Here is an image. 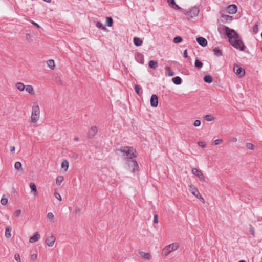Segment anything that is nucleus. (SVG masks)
Masks as SVG:
<instances>
[{
  "instance_id": "nucleus-1",
  "label": "nucleus",
  "mask_w": 262,
  "mask_h": 262,
  "mask_svg": "<svg viewBox=\"0 0 262 262\" xmlns=\"http://www.w3.org/2000/svg\"><path fill=\"white\" fill-rule=\"evenodd\" d=\"M219 33L223 35H226L229 38L230 43L235 48L241 51L244 50L245 46L243 41L238 38V34L233 29L228 27L224 26L218 28Z\"/></svg>"
},
{
  "instance_id": "nucleus-2",
  "label": "nucleus",
  "mask_w": 262,
  "mask_h": 262,
  "mask_svg": "<svg viewBox=\"0 0 262 262\" xmlns=\"http://www.w3.org/2000/svg\"><path fill=\"white\" fill-rule=\"evenodd\" d=\"M40 116V110L37 101L33 103L32 106L31 120V123L36 124L39 121Z\"/></svg>"
},
{
  "instance_id": "nucleus-3",
  "label": "nucleus",
  "mask_w": 262,
  "mask_h": 262,
  "mask_svg": "<svg viewBox=\"0 0 262 262\" xmlns=\"http://www.w3.org/2000/svg\"><path fill=\"white\" fill-rule=\"evenodd\" d=\"M120 151L127 159H132L137 156L135 149L129 146L122 147L120 148Z\"/></svg>"
},
{
  "instance_id": "nucleus-4",
  "label": "nucleus",
  "mask_w": 262,
  "mask_h": 262,
  "mask_svg": "<svg viewBox=\"0 0 262 262\" xmlns=\"http://www.w3.org/2000/svg\"><path fill=\"white\" fill-rule=\"evenodd\" d=\"M179 247V244L174 243L166 246L162 250V254L164 256H168L172 251H176Z\"/></svg>"
},
{
  "instance_id": "nucleus-5",
  "label": "nucleus",
  "mask_w": 262,
  "mask_h": 262,
  "mask_svg": "<svg viewBox=\"0 0 262 262\" xmlns=\"http://www.w3.org/2000/svg\"><path fill=\"white\" fill-rule=\"evenodd\" d=\"M127 168L131 172H135L138 170L139 165L136 160H128L127 162Z\"/></svg>"
},
{
  "instance_id": "nucleus-6",
  "label": "nucleus",
  "mask_w": 262,
  "mask_h": 262,
  "mask_svg": "<svg viewBox=\"0 0 262 262\" xmlns=\"http://www.w3.org/2000/svg\"><path fill=\"white\" fill-rule=\"evenodd\" d=\"M189 190L194 196L200 200H203V202H204V198L200 194L197 188L195 186L193 185H189Z\"/></svg>"
},
{
  "instance_id": "nucleus-7",
  "label": "nucleus",
  "mask_w": 262,
  "mask_h": 262,
  "mask_svg": "<svg viewBox=\"0 0 262 262\" xmlns=\"http://www.w3.org/2000/svg\"><path fill=\"white\" fill-rule=\"evenodd\" d=\"M192 174L196 176L201 182H205L206 179L202 172L196 168H193L191 170Z\"/></svg>"
},
{
  "instance_id": "nucleus-8",
  "label": "nucleus",
  "mask_w": 262,
  "mask_h": 262,
  "mask_svg": "<svg viewBox=\"0 0 262 262\" xmlns=\"http://www.w3.org/2000/svg\"><path fill=\"white\" fill-rule=\"evenodd\" d=\"M56 241V237L52 233H50L46 239V244L50 247L54 246V243Z\"/></svg>"
},
{
  "instance_id": "nucleus-9",
  "label": "nucleus",
  "mask_w": 262,
  "mask_h": 262,
  "mask_svg": "<svg viewBox=\"0 0 262 262\" xmlns=\"http://www.w3.org/2000/svg\"><path fill=\"white\" fill-rule=\"evenodd\" d=\"M233 71L239 77H242L245 75V70L237 64L234 66Z\"/></svg>"
},
{
  "instance_id": "nucleus-10",
  "label": "nucleus",
  "mask_w": 262,
  "mask_h": 262,
  "mask_svg": "<svg viewBox=\"0 0 262 262\" xmlns=\"http://www.w3.org/2000/svg\"><path fill=\"white\" fill-rule=\"evenodd\" d=\"M199 10L197 7L192 8L189 11L186 13L190 18H192L198 15Z\"/></svg>"
},
{
  "instance_id": "nucleus-11",
  "label": "nucleus",
  "mask_w": 262,
  "mask_h": 262,
  "mask_svg": "<svg viewBox=\"0 0 262 262\" xmlns=\"http://www.w3.org/2000/svg\"><path fill=\"white\" fill-rule=\"evenodd\" d=\"M150 105L152 107H156L158 106V98L156 95H152L151 97L150 100Z\"/></svg>"
},
{
  "instance_id": "nucleus-12",
  "label": "nucleus",
  "mask_w": 262,
  "mask_h": 262,
  "mask_svg": "<svg viewBox=\"0 0 262 262\" xmlns=\"http://www.w3.org/2000/svg\"><path fill=\"white\" fill-rule=\"evenodd\" d=\"M140 256L143 259L150 260L152 258V255L150 253H147L144 251L139 252Z\"/></svg>"
},
{
  "instance_id": "nucleus-13",
  "label": "nucleus",
  "mask_w": 262,
  "mask_h": 262,
  "mask_svg": "<svg viewBox=\"0 0 262 262\" xmlns=\"http://www.w3.org/2000/svg\"><path fill=\"white\" fill-rule=\"evenodd\" d=\"M25 90L30 95H35V90L31 85H26Z\"/></svg>"
},
{
  "instance_id": "nucleus-14",
  "label": "nucleus",
  "mask_w": 262,
  "mask_h": 262,
  "mask_svg": "<svg viewBox=\"0 0 262 262\" xmlns=\"http://www.w3.org/2000/svg\"><path fill=\"white\" fill-rule=\"evenodd\" d=\"M40 238V235L39 232H36L34 235L30 237L29 239V242L31 243H35V242L38 241Z\"/></svg>"
},
{
  "instance_id": "nucleus-15",
  "label": "nucleus",
  "mask_w": 262,
  "mask_h": 262,
  "mask_svg": "<svg viewBox=\"0 0 262 262\" xmlns=\"http://www.w3.org/2000/svg\"><path fill=\"white\" fill-rule=\"evenodd\" d=\"M15 86L19 92H23L26 88V85L21 82H16L15 84Z\"/></svg>"
},
{
  "instance_id": "nucleus-16",
  "label": "nucleus",
  "mask_w": 262,
  "mask_h": 262,
  "mask_svg": "<svg viewBox=\"0 0 262 262\" xmlns=\"http://www.w3.org/2000/svg\"><path fill=\"white\" fill-rule=\"evenodd\" d=\"M227 11L230 14H235L237 12V7L235 5H230L228 7Z\"/></svg>"
},
{
  "instance_id": "nucleus-17",
  "label": "nucleus",
  "mask_w": 262,
  "mask_h": 262,
  "mask_svg": "<svg viewBox=\"0 0 262 262\" xmlns=\"http://www.w3.org/2000/svg\"><path fill=\"white\" fill-rule=\"evenodd\" d=\"M196 40L198 43L203 47H205L207 45V40L203 37H199L197 38Z\"/></svg>"
},
{
  "instance_id": "nucleus-18",
  "label": "nucleus",
  "mask_w": 262,
  "mask_h": 262,
  "mask_svg": "<svg viewBox=\"0 0 262 262\" xmlns=\"http://www.w3.org/2000/svg\"><path fill=\"white\" fill-rule=\"evenodd\" d=\"M29 186L31 189V193L35 196L37 195V191L36 185L34 183H30Z\"/></svg>"
},
{
  "instance_id": "nucleus-19",
  "label": "nucleus",
  "mask_w": 262,
  "mask_h": 262,
  "mask_svg": "<svg viewBox=\"0 0 262 262\" xmlns=\"http://www.w3.org/2000/svg\"><path fill=\"white\" fill-rule=\"evenodd\" d=\"M167 2L169 6H170L173 8L177 9H181V7L176 4L174 0H167Z\"/></svg>"
},
{
  "instance_id": "nucleus-20",
  "label": "nucleus",
  "mask_w": 262,
  "mask_h": 262,
  "mask_svg": "<svg viewBox=\"0 0 262 262\" xmlns=\"http://www.w3.org/2000/svg\"><path fill=\"white\" fill-rule=\"evenodd\" d=\"M69 166V162L68 160L64 159L61 163V167L64 169V171H67L68 169Z\"/></svg>"
},
{
  "instance_id": "nucleus-21",
  "label": "nucleus",
  "mask_w": 262,
  "mask_h": 262,
  "mask_svg": "<svg viewBox=\"0 0 262 262\" xmlns=\"http://www.w3.org/2000/svg\"><path fill=\"white\" fill-rule=\"evenodd\" d=\"M1 203L3 205H6L7 204L8 202V198L5 194H3L1 199Z\"/></svg>"
},
{
  "instance_id": "nucleus-22",
  "label": "nucleus",
  "mask_w": 262,
  "mask_h": 262,
  "mask_svg": "<svg viewBox=\"0 0 262 262\" xmlns=\"http://www.w3.org/2000/svg\"><path fill=\"white\" fill-rule=\"evenodd\" d=\"M11 227L8 226L6 227L5 230V236L7 238H10L11 236Z\"/></svg>"
},
{
  "instance_id": "nucleus-23",
  "label": "nucleus",
  "mask_w": 262,
  "mask_h": 262,
  "mask_svg": "<svg viewBox=\"0 0 262 262\" xmlns=\"http://www.w3.org/2000/svg\"><path fill=\"white\" fill-rule=\"evenodd\" d=\"M133 41H134V43L136 46H141L142 43H143V41L142 40H141L139 38L137 37H135L134 38V40H133Z\"/></svg>"
},
{
  "instance_id": "nucleus-24",
  "label": "nucleus",
  "mask_w": 262,
  "mask_h": 262,
  "mask_svg": "<svg viewBox=\"0 0 262 262\" xmlns=\"http://www.w3.org/2000/svg\"><path fill=\"white\" fill-rule=\"evenodd\" d=\"M97 132V128L96 126H93L91 127L89 132V136L91 137L94 136Z\"/></svg>"
},
{
  "instance_id": "nucleus-25",
  "label": "nucleus",
  "mask_w": 262,
  "mask_h": 262,
  "mask_svg": "<svg viewBox=\"0 0 262 262\" xmlns=\"http://www.w3.org/2000/svg\"><path fill=\"white\" fill-rule=\"evenodd\" d=\"M148 65L150 68L155 69L158 67V62L155 60H150L149 62Z\"/></svg>"
},
{
  "instance_id": "nucleus-26",
  "label": "nucleus",
  "mask_w": 262,
  "mask_h": 262,
  "mask_svg": "<svg viewBox=\"0 0 262 262\" xmlns=\"http://www.w3.org/2000/svg\"><path fill=\"white\" fill-rule=\"evenodd\" d=\"M172 82L177 84L179 85L180 84L182 83V79L179 76H176L172 79Z\"/></svg>"
},
{
  "instance_id": "nucleus-27",
  "label": "nucleus",
  "mask_w": 262,
  "mask_h": 262,
  "mask_svg": "<svg viewBox=\"0 0 262 262\" xmlns=\"http://www.w3.org/2000/svg\"><path fill=\"white\" fill-rule=\"evenodd\" d=\"M47 63L48 64V66L51 69H54L55 68V62L52 59H49L47 61Z\"/></svg>"
},
{
  "instance_id": "nucleus-28",
  "label": "nucleus",
  "mask_w": 262,
  "mask_h": 262,
  "mask_svg": "<svg viewBox=\"0 0 262 262\" xmlns=\"http://www.w3.org/2000/svg\"><path fill=\"white\" fill-rule=\"evenodd\" d=\"M213 52L214 55L217 56H221L222 55V52L221 50H220L218 48H215L213 50Z\"/></svg>"
},
{
  "instance_id": "nucleus-29",
  "label": "nucleus",
  "mask_w": 262,
  "mask_h": 262,
  "mask_svg": "<svg viewBox=\"0 0 262 262\" xmlns=\"http://www.w3.org/2000/svg\"><path fill=\"white\" fill-rule=\"evenodd\" d=\"M204 80L207 83H210L212 82L213 79L210 75H207L204 76Z\"/></svg>"
},
{
  "instance_id": "nucleus-30",
  "label": "nucleus",
  "mask_w": 262,
  "mask_h": 262,
  "mask_svg": "<svg viewBox=\"0 0 262 262\" xmlns=\"http://www.w3.org/2000/svg\"><path fill=\"white\" fill-rule=\"evenodd\" d=\"M64 180V177L62 176H58L56 180V184L58 185H60Z\"/></svg>"
},
{
  "instance_id": "nucleus-31",
  "label": "nucleus",
  "mask_w": 262,
  "mask_h": 262,
  "mask_svg": "<svg viewBox=\"0 0 262 262\" xmlns=\"http://www.w3.org/2000/svg\"><path fill=\"white\" fill-rule=\"evenodd\" d=\"M205 119L207 121H213L214 120V117L212 115L208 114V115H206L205 116Z\"/></svg>"
},
{
  "instance_id": "nucleus-32",
  "label": "nucleus",
  "mask_w": 262,
  "mask_h": 262,
  "mask_svg": "<svg viewBox=\"0 0 262 262\" xmlns=\"http://www.w3.org/2000/svg\"><path fill=\"white\" fill-rule=\"evenodd\" d=\"M14 167L17 170H21L22 165L20 162H16L14 164Z\"/></svg>"
},
{
  "instance_id": "nucleus-33",
  "label": "nucleus",
  "mask_w": 262,
  "mask_h": 262,
  "mask_svg": "<svg viewBox=\"0 0 262 262\" xmlns=\"http://www.w3.org/2000/svg\"><path fill=\"white\" fill-rule=\"evenodd\" d=\"M194 64L195 67L198 68H201L203 66V63L198 59L195 60Z\"/></svg>"
},
{
  "instance_id": "nucleus-34",
  "label": "nucleus",
  "mask_w": 262,
  "mask_h": 262,
  "mask_svg": "<svg viewBox=\"0 0 262 262\" xmlns=\"http://www.w3.org/2000/svg\"><path fill=\"white\" fill-rule=\"evenodd\" d=\"M47 219L51 222H53L54 220V215L52 212H49L47 215Z\"/></svg>"
},
{
  "instance_id": "nucleus-35",
  "label": "nucleus",
  "mask_w": 262,
  "mask_h": 262,
  "mask_svg": "<svg viewBox=\"0 0 262 262\" xmlns=\"http://www.w3.org/2000/svg\"><path fill=\"white\" fill-rule=\"evenodd\" d=\"M96 27L98 28L102 29V30H105L106 29V27L103 26V24L100 21H98L96 23Z\"/></svg>"
},
{
  "instance_id": "nucleus-36",
  "label": "nucleus",
  "mask_w": 262,
  "mask_h": 262,
  "mask_svg": "<svg viewBox=\"0 0 262 262\" xmlns=\"http://www.w3.org/2000/svg\"><path fill=\"white\" fill-rule=\"evenodd\" d=\"M182 41V38L180 36H176L173 39V42L175 43H179Z\"/></svg>"
},
{
  "instance_id": "nucleus-37",
  "label": "nucleus",
  "mask_w": 262,
  "mask_h": 262,
  "mask_svg": "<svg viewBox=\"0 0 262 262\" xmlns=\"http://www.w3.org/2000/svg\"><path fill=\"white\" fill-rule=\"evenodd\" d=\"M106 22L107 25L108 27H111L113 25V19H112V17H107Z\"/></svg>"
},
{
  "instance_id": "nucleus-38",
  "label": "nucleus",
  "mask_w": 262,
  "mask_h": 262,
  "mask_svg": "<svg viewBox=\"0 0 262 262\" xmlns=\"http://www.w3.org/2000/svg\"><path fill=\"white\" fill-rule=\"evenodd\" d=\"M166 70H167V71L168 72V76H173L174 75V73L173 71H171V70L170 67H167L166 68Z\"/></svg>"
},
{
  "instance_id": "nucleus-39",
  "label": "nucleus",
  "mask_w": 262,
  "mask_h": 262,
  "mask_svg": "<svg viewBox=\"0 0 262 262\" xmlns=\"http://www.w3.org/2000/svg\"><path fill=\"white\" fill-rule=\"evenodd\" d=\"M14 259L17 262H21L20 256L18 253L14 254Z\"/></svg>"
},
{
  "instance_id": "nucleus-40",
  "label": "nucleus",
  "mask_w": 262,
  "mask_h": 262,
  "mask_svg": "<svg viewBox=\"0 0 262 262\" xmlns=\"http://www.w3.org/2000/svg\"><path fill=\"white\" fill-rule=\"evenodd\" d=\"M140 90H141V87L139 85H135V92L139 95H140Z\"/></svg>"
},
{
  "instance_id": "nucleus-41",
  "label": "nucleus",
  "mask_w": 262,
  "mask_h": 262,
  "mask_svg": "<svg viewBox=\"0 0 262 262\" xmlns=\"http://www.w3.org/2000/svg\"><path fill=\"white\" fill-rule=\"evenodd\" d=\"M21 211L20 209H18V210H16V211H14V215L16 217H18L20 216V214H21Z\"/></svg>"
},
{
  "instance_id": "nucleus-42",
  "label": "nucleus",
  "mask_w": 262,
  "mask_h": 262,
  "mask_svg": "<svg viewBox=\"0 0 262 262\" xmlns=\"http://www.w3.org/2000/svg\"><path fill=\"white\" fill-rule=\"evenodd\" d=\"M246 146L248 149H250V150L253 149L254 147V145L252 143H247Z\"/></svg>"
},
{
  "instance_id": "nucleus-43",
  "label": "nucleus",
  "mask_w": 262,
  "mask_h": 262,
  "mask_svg": "<svg viewBox=\"0 0 262 262\" xmlns=\"http://www.w3.org/2000/svg\"><path fill=\"white\" fill-rule=\"evenodd\" d=\"M198 145L202 147V148H204L206 147V143L203 141H199L197 143Z\"/></svg>"
},
{
  "instance_id": "nucleus-44",
  "label": "nucleus",
  "mask_w": 262,
  "mask_h": 262,
  "mask_svg": "<svg viewBox=\"0 0 262 262\" xmlns=\"http://www.w3.org/2000/svg\"><path fill=\"white\" fill-rule=\"evenodd\" d=\"M201 121L200 120H196L193 123V125L195 127L200 126L201 125Z\"/></svg>"
},
{
  "instance_id": "nucleus-45",
  "label": "nucleus",
  "mask_w": 262,
  "mask_h": 262,
  "mask_svg": "<svg viewBox=\"0 0 262 262\" xmlns=\"http://www.w3.org/2000/svg\"><path fill=\"white\" fill-rule=\"evenodd\" d=\"M54 196L58 200L61 201L62 198H61V195H60V194L59 193H58L57 192H54Z\"/></svg>"
},
{
  "instance_id": "nucleus-46",
  "label": "nucleus",
  "mask_w": 262,
  "mask_h": 262,
  "mask_svg": "<svg viewBox=\"0 0 262 262\" xmlns=\"http://www.w3.org/2000/svg\"><path fill=\"white\" fill-rule=\"evenodd\" d=\"M38 255L36 253H34L31 255V259L32 260H36L37 258Z\"/></svg>"
},
{
  "instance_id": "nucleus-47",
  "label": "nucleus",
  "mask_w": 262,
  "mask_h": 262,
  "mask_svg": "<svg viewBox=\"0 0 262 262\" xmlns=\"http://www.w3.org/2000/svg\"><path fill=\"white\" fill-rule=\"evenodd\" d=\"M223 142V140L222 139H216L214 140V143L215 145H219L221 143H222Z\"/></svg>"
},
{
  "instance_id": "nucleus-48",
  "label": "nucleus",
  "mask_w": 262,
  "mask_h": 262,
  "mask_svg": "<svg viewBox=\"0 0 262 262\" xmlns=\"http://www.w3.org/2000/svg\"><path fill=\"white\" fill-rule=\"evenodd\" d=\"M223 18L225 19L226 20H231L232 19V16L230 15H224L222 16Z\"/></svg>"
},
{
  "instance_id": "nucleus-49",
  "label": "nucleus",
  "mask_w": 262,
  "mask_h": 262,
  "mask_svg": "<svg viewBox=\"0 0 262 262\" xmlns=\"http://www.w3.org/2000/svg\"><path fill=\"white\" fill-rule=\"evenodd\" d=\"M31 24L34 25V26H35L36 27H37V28H40V26L36 23L32 21V20H31L30 21Z\"/></svg>"
},
{
  "instance_id": "nucleus-50",
  "label": "nucleus",
  "mask_w": 262,
  "mask_h": 262,
  "mask_svg": "<svg viewBox=\"0 0 262 262\" xmlns=\"http://www.w3.org/2000/svg\"><path fill=\"white\" fill-rule=\"evenodd\" d=\"M154 223H158V217L157 215H155L154 217Z\"/></svg>"
},
{
  "instance_id": "nucleus-51",
  "label": "nucleus",
  "mask_w": 262,
  "mask_h": 262,
  "mask_svg": "<svg viewBox=\"0 0 262 262\" xmlns=\"http://www.w3.org/2000/svg\"><path fill=\"white\" fill-rule=\"evenodd\" d=\"M183 55L185 58H187L188 57L187 50L186 49L184 50Z\"/></svg>"
},
{
  "instance_id": "nucleus-52",
  "label": "nucleus",
  "mask_w": 262,
  "mask_h": 262,
  "mask_svg": "<svg viewBox=\"0 0 262 262\" xmlns=\"http://www.w3.org/2000/svg\"><path fill=\"white\" fill-rule=\"evenodd\" d=\"M15 150V148L14 146H11L10 147V150L11 152H14Z\"/></svg>"
},
{
  "instance_id": "nucleus-53",
  "label": "nucleus",
  "mask_w": 262,
  "mask_h": 262,
  "mask_svg": "<svg viewBox=\"0 0 262 262\" xmlns=\"http://www.w3.org/2000/svg\"><path fill=\"white\" fill-rule=\"evenodd\" d=\"M75 212L76 214L79 213L80 212V209L76 208L75 210Z\"/></svg>"
},
{
  "instance_id": "nucleus-54",
  "label": "nucleus",
  "mask_w": 262,
  "mask_h": 262,
  "mask_svg": "<svg viewBox=\"0 0 262 262\" xmlns=\"http://www.w3.org/2000/svg\"><path fill=\"white\" fill-rule=\"evenodd\" d=\"M43 1L46 2H48V3H50L51 1V0H43Z\"/></svg>"
},
{
  "instance_id": "nucleus-55",
  "label": "nucleus",
  "mask_w": 262,
  "mask_h": 262,
  "mask_svg": "<svg viewBox=\"0 0 262 262\" xmlns=\"http://www.w3.org/2000/svg\"><path fill=\"white\" fill-rule=\"evenodd\" d=\"M251 233H252V234H253V235L254 234V230H253V228L252 229Z\"/></svg>"
},
{
  "instance_id": "nucleus-56",
  "label": "nucleus",
  "mask_w": 262,
  "mask_h": 262,
  "mask_svg": "<svg viewBox=\"0 0 262 262\" xmlns=\"http://www.w3.org/2000/svg\"><path fill=\"white\" fill-rule=\"evenodd\" d=\"M233 141L236 142L237 141V139L236 138H233Z\"/></svg>"
},
{
  "instance_id": "nucleus-57",
  "label": "nucleus",
  "mask_w": 262,
  "mask_h": 262,
  "mask_svg": "<svg viewBox=\"0 0 262 262\" xmlns=\"http://www.w3.org/2000/svg\"><path fill=\"white\" fill-rule=\"evenodd\" d=\"M201 200V201H202V202L203 203H205V201H204V202H203V200Z\"/></svg>"
},
{
  "instance_id": "nucleus-58",
  "label": "nucleus",
  "mask_w": 262,
  "mask_h": 262,
  "mask_svg": "<svg viewBox=\"0 0 262 262\" xmlns=\"http://www.w3.org/2000/svg\"><path fill=\"white\" fill-rule=\"evenodd\" d=\"M238 262H246L245 260H240Z\"/></svg>"
},
{
  "instance_id": "nucleus-59",
  "label": "nucleus",
  "mask_w": 262,
  "mask_h": 262,
  "mask_svg": "<svg viewBox=\"0 0 262 262\" xmlns=\"http://www.w3.org/2000/svg\"><path fill=\"white\" fill-rule=\"evenodd\" d=\"M75 140L77 141V140H78V139H77V138H75Z\"/></svg>"
}]
</instances>
